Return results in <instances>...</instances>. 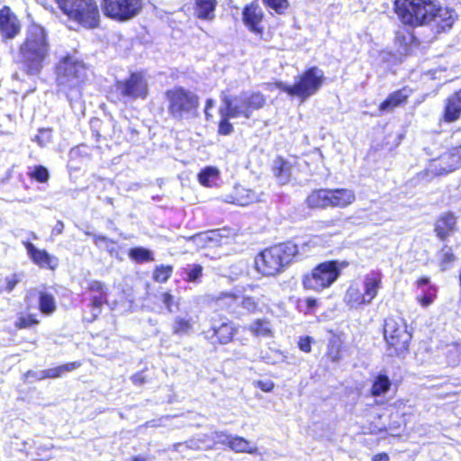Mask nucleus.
I'll return each instance as SVG.
<instances>
[{"instance_id":"f257e3e1","label":"nucleus","mask_w":461,"mask_h":461,"mask_svg":"<svg viewBox=\"0 0 461 461\" xmlns=\"http://www.w3.org/2000/svg\"><path fill=\"white\" fill-rule=\"evenodd\" d=\"M395 10L404 24L429 26L435 33L452 28L457 15L432 0H395Z\"/></svg>"},{"instance_id":"f03ea898","label":"nucleus","mask_w":461,"mask_h":461,"mask_svg":"<svg viewBox=\"0 0 461 461\" xmlns=\"http://www.w3.org/2000/svg\"><path fill=\"white\" fill-rule=\"evenodd\" d=\"M50 53V43L46 30L36 23H31L25 38L19 46L20 63L28 76L39 75Z\"/></svg>"},{"instance_id":"7ed1b4c3","label":"nucleus","mask_w":461,"mask_h":461,"mask_svg":"<svg viewBox=\"0 0 461 461\" xmlns=\"http://www.w3.org/2000/svg\"><path fill=\"white\" fill-rule=\"evenodd\" d=\"M69 23L85 30L100 27L101 12L96 0H55Z\"/></svg>"},{"instance_id":"20e7f679","label":"nucleus","mask_w":461,"mask_h":461,"mask_svg":"<svg viewBox=\"0 0 461 461\" xmlns=\"http://www.w3.org/2000/svg\"><path fill=\"white\" fill-rule=\"evenodd\" d=\"M56 82L59 87L69 96L72 93L82 95V88L87 79L85 63L70 54L62 57L55 68Z\"/></svg>"},{"instance_id":"39448f33","label":"nucleus","mask_w":461,"mask_h":461,"mask_svg":"<svg viewBox=\"0 0 461 461\" xmlns=\"http://www.w3.org/2000/svg\"><path fill=\"white\" fill-rule=\"evenodd\" d=\"M81 301L86 302L82 310V319L92 323L101 315L103 309L109 303V287L98 279H85L80 285Z\"/></svg>"},{"instance_id":"423d86ee","label":"nucleus","mask_w":461,"mask_h":461,"mask_svg":"<svg viewBox=\"0 0 461 461\" xmlns=\"http://www.w3.org/2000/svg\"><path fill=\"white\" fill-rule=\"evenodd\" d=\"M167 113L172 119L182 121L197 116L200 98L194 91L176 86L165 91Z\"/></svg>"},{"instance_id":"0eeeda50","label":"nucleus","mask_w":461,"mask_h":461,"mask_svg":"<svg viewBox=\"0 0 461 461\" xmlns=\"http://www.w3.org/2000/svg\"><path fill=\"white\" fill-rule=\"evenodd\" d=\"M221 107L235 118L249 119L255 111L266 104V98L258 91H243L238 95L222 93Z\"/></svg>"},{"instance_id":"6e6552de","label":"nucleus","mask_w":461,"mask_h":461,"mask_svg":"<svg viewBox=\"0 0 461 461\" xmlns=\"http://www.w3.org/2000/svg\"><path fill=\"white\" fill-rule=\"evenodd\" d=\"M114 89L108 93V99L113 104H118L124 100H145L149 95V85L144 74L140 71L130 73L122 80H116Z\"/></svg>"},{"instance_id":"1a4fd4ad","label":"nucleus","mask_w":461,"mask_h":461,"mask_svg":"<svg viewBox=\"0 0 461 461\" xmlns=\"http://www.w3.org/2000/svg\"><path fill=\"white\" fill-rule=\"evenodd\" d=\"M384 336L390 356H402L407 351L411 334L403 319L387 318L384 326Z\"/></svg>"},{"instance_id":"9d476101","label":"nucleus","mask_w":461,"mask_h":461,"mask_svg":"<svg viewBox=\"0 0 461 461\" xmlns=\"http://www.w3.org/2000/svg\"><path fill=\"white\" fill-rule=\"evenodd\" d=\"M254 263L256 270L262 276H276L288 263L286 250L280 245L265 249L255 258Z\"/></svg>"},{"instance_id":"9b49d317","label":"nucleus","mask_w":461,"mask_h":461,"mask_svg":"<svg viewBox=\"0 0 461 461\" xmlns=\"http://www.w3.org/2000/svg\"><path fill=\"white\" fill-rule=\"evenodd\" d=\"M101 9L105 17L126 22L140 13L142 0H101Z\"/></svg>"},{"instance_id":"f8f14e48","label":"nucleus","mask_w":461,"mask_h":461,"mask_svg":"<svg viewBox=\"0 0 461 461\" xmlns=\"http://www.w3.org/2000/svg\"><path fill=\"white\" fill-rule=\"evenodd\" d=\"M323 80V72L318 68H311L290 86V95L297 96L302 103L320 90Z\"/></svg>"},{"instance_id":"ddd939ff","label":"nucleus","mask_w":461,"mask_h":461,"mask_svg":"<svg viewBox=\"0 0 461 461\" xmlns=\"http://www.w3.org/2000/svg\"><path fill=\"white\" fill-rule=\"evenodd\" d=\"M339 268L335 261H327L313 268L311 276L303 278V286L306 289L321 291L330 287L339 277Z\"/></svg>"},{"instance_id":"4468645a","label":"nucleus","mask_w":461,"mask_h":461,"mask_svg":"<svg viewBox=\"0 0 461 461\" xmlns=\"http://www.w3.org/2000/svg\"><path fill=\"white\" fill-rule=\"evenodd\" d=\"M239 327L230 320L220 324H212L205 331L206 339L213 346H224L232 343L238 334Z\"/></svg>"},{"instance_id":"2eb2a0df","label":"nucleus","mask_w":461,"mask_h":461,"mask_svg":"<svg viewBox=\"0 0 461 461\" xmlns=\"http://www.w3.org/2000/svg\"><path fill=\"white\" fill-rule=\"evenodd\" d=\"M241 20L247 29L255 35L262 37L265 33V13L257 1L244 5Z\"/></svg>"},{"instance_id":"dca6fc26","label":"nucleus","mask_w":461,"mask_h":461,"mask_svg":"<svg viewBox=\"0 0 461 461\" xmlns=\"http://www.w3.org/2000/svg\"><path fill=\"white\" fill-rule=\"evenodd\" d=\"M206 301L216 312L230 315L237 313L240 307V295L230 291H223L218 294H208Z\"/></svg>"},{"instance_id":"f3484780","label":"nucleus","mask_w":461,"mask_h":461,"mask_svg":"<svg viewBox=\"0 0 461 461\" xmlns=\"http://www.w3.org/2000/svg\"><path fill=\"white\" fill-rule=\"evenodd\" d=\"M23 245L26 249L27 256L32 262L40 268L55 271L59 264L57 257L50 254L46 249H37L36 246L29 241H23Z\"/></svg>"},{"instance_id":"a211bd4d","label":"nucleus","mask_w":461,"mask_h":461,"mask_svg":"<svg viewBox=\"0 0 461 461\" xmlns=\"http://www.w3.org/2000/svg\"><path fill=\"white\" fill-rule=\"evenodd\" d=\"M459 167L457 158L448 150L429 162L426 174L430 176H442L451 173Z\"/></svg>"},{"instance_id":"6ab92c4d","label":"nucleus","mask_w":461,"mask_h":461,"mask_svg":"<svg viewBox=\"0 0 461 461\" xmlns=\"http://www.w3.org/2000/svg\"><path fill=\"white\" fill-rule=\"evenodd\" d=\"M21 32V23L10 6L0 9V33L4 40H12Z\"/></svg>"},{"instance_id":"aec40b11","label":"nucleus","mask_w":461,"mask_h":461,"mask_svg":"<svg viewBox=\"0 0 461 461\" xmlns=\"http://www.w3.org/2000/svg\"><path fill=\"white\" fill-rule=\"evenodd\" d=\"M116 124H113V132L108 131L109 124L100 119H95L91 122V130L97 141L111 140L116 144L122 143L125 140V136H122V131L116 130Z\"/></svg>"},{"instance_id":"412c9836","label":"nucleus","mask_w":461,"mask_h":461,"mask_svg":"<svg viewBox=\"0 0 461 461\" xmlns=\"http://www.w3.org/2000/svg\"><path fill=\"white\" fill-rule=\"evenodd\" d=\"M217 0H193L194 16L202 21H212L215 18Z\"/></svg>"},{"instance_id":"4be33fe9","label":"nucleus","mask_w":461,"mask_h":461,"mask_svg":"<svg viewBox=\"0 0 461 461\" xmlns=\"http://www.w3.org/2000/svg\"><path fill=\"white\" fill-rule=\"evenodd\" d=\"M461 115V89L450 95L446 103L443 120L447 122H453Z\"/></svg>"},{"instance_id":"5701e85b","label":"nucleus","mask_w":461,"mask_h":461,"mask_svg":"<svg viewBox=\"0 0 461 461\" xmlns=\"http://www.w3.org/2000/svg\"><path fill=\"white\" fill-rule=\"evenodd\" d=\"M456 218L452 212L439 216L435 224V231L440 240H445L456 230Z\"/></svg>"},{"instance_id":"b1692460","label":"nucleus","mask_w":461,"mask_h":461,"mask_svg":"<svg viewBox=\"0 0 461 461\" xmlns=\"http://www.w3.org/2000/svg\"><path fill=\"white\" fill-rule=\"evenodd\" d=\"M330 207L345 208L352 204L356 200L353 190L347 188L330 189Z\"/></svg>"},{"instance_id":"393cba45","label":"nucleus","mask_w":461,"mask_h":461,"mask_svg":"<svg viewBox=\"0 0 461 461\" xmlns=\"http://www.w3.org/2000/svg\"><path fill=\"white\" fill-rule=\"evenodd\" d=\"M94 151L93 146H88L86 144H78L73 147L68 152V163L74 168H77V165L88 161L92 158V154Z\"/></svg>"},{"instance_id":"a878e982","label":"nucleus","mask_w":461,"mask_h":461,"mask_svg":"<svg viewBox=\"0 0 461 461\" xmlns=\"http://www.w3.org/2000/svg\"><path fill=\"white\" fill-rule=\"evenodd\" d=\"M382 275L378 272H373L366 276L364 280V296L366 302L370 303L373 299L377 295L378 290L381 287Z\"/></svg>"},{"instance_id":"bb28decb","label":"nucleus","mask_w":461,"mask_h":461,"mask_svg":"<svg viewBox=\"0 0 461 461\" xmlns=\"http://www.w3.org/2000/svg\"><path fill=\"white\" fill-rule=\"evenodd\" d=\"M411 91L408 88H402L388 95V97L381 103L379 110L381 112H390L395 107L405 103L407 98L410 96Z\"/></svg>"},{"instance_id":"cd10ccee","label":"nucleus","mask_w":461,"mask_h":461,"mask_svg":"<svg viewBox=\"0 0 461 461\" xmlns=\"http://www.w3.org/2000/svg\"><path fill=\"white\" fill-rule=\"evenodd\" d=\"M203 270L204 268L201 264H187L181 267L179 274L185 283L199 284L202 281Z\"/></svg>"},{"instance_id":"c85d7f7f","label":"nucleus","mask_w":461,"mask_h":461,"mask_svg":"<svg viewBox=\"0 0 461 461\" xmlns=\"http://www.w3.org/2000/svg\"><path fill=\"white\" fill-rule=\"evenodd\" d=\"M330 189H317L309 194L307 203L311 208L330 207Z\"/></svg>"},{"instance_id":"c756f323","label":"nucleus","mask_w":461,"mask_h":461,"mask_svg":"<svg viewBox=\"0 0 461 461\" xmlns=\"http://www.w3.org/2000/svg\"><path fill=\"white\" fill-rule=\"evenodd\" d=\"M82 366L81 361H73L68 362L55 367L48 368L42 371L41 377L43 379L50 378H59L62 376L65 373L72 372Z\"/></svg>"},{"instance_id":"7c9ffc66","label":"nucleus","mask_w":461,"mask_h":461,"mask_svg":"<svg viewBox=\"0 0 461 461\" xmlns=\"http://www.w3.org/2000/svg\"><path fill=\"white\" fill-rule=\"evenodd\" d=\"M38 308L42 315H52L57 310V304L54 295L45 291L39 292Z\"/></svg>"},{"instance_id":"2f4dec72","label":"nucleus","mask_w":461,"mask_h":461,"mask_svg":"<svg viewBox=\"0 0 461 461\" xmlns=\"http://www.w3.org/2000/svg\"><path fill=\"white\" fill-rule=\"evenodd\" d=\"M220 177V170L216 167L207 166L197 175L199 184L204 187H212Z\"/></svg>"},{"instance_id":"473e14b6","label":"nucleus","mask_w":461,"mask_h":461,"mask_svg":"<svg viewBox=\"0 0 461 461\" xmlns=\"http://www.w3.org/2000/svg\"><path fill=\"white\" fill-rule=\"evenodd\" d=\"M227 446L237 453L253 454L257 451V448L248 439L239 436L229 437Z\"/></svg>"},{"instance_id":"72a5a7b5","label":"nucleus","mask_w":461,"mask_h":461,"mask_svg":"<svg viewBox=\"0 0 461 461\" xmlns=\"http://www.w3.org/2000/svg\"><path fill=\"white\" fill-rule=\"evenodd\" d=\"M220 120L218 122L217 126V133L218 135L227 136L233 132L234 127L232 123L230 122V119H235V117L231 116L230 113H228L221 106L219 109Z\"/></svg>"},{"instance_id":"f704fd0d","label":"nucleus","mask_w":461,"mask_h":461,"mask_svg":"<svg viewBox=\"0 0 461 461\" xmlns=\"http://www.w3.org/2000/svg\"><path fill=\"white\" fill-rule=\"evenodd\" d=\"M248 330L255 337L267 338L272 336L270 323L266 319L255 320L249 324Z\"/></svg>"},{"instance_id":"c9c22d12","label":"nucleus","mask_w":461,"mask_h":461,"mask_svg":"<svg viewBox=\"0 0 461 461\" xmlns=\"http://www.w3.org/2000/svg\"><path fill=\"white\" fill-rule=\"evenodd\" d=\"M41 320L36 313H21L15 320L14 326L17 330L37 327Z\"/></svg>"},{"instance_id":"e433bc0d","label":"nucleus","mask_w":461,"mask_h":461,"mask_svg":"<svg viewBox=\"0 0 461 461\" xmlns=\"http://www.w3.org/2000/svg\"><path fill=\"white\" fill-rule=\"evenodd\" d=\"M344 301L350 308H357L361 304H367L363 293L355 285H350L348 288Z\"/></svg>"},{"instance_id":"4c0bfd02","label":"nucleus","mask_w":461,"mask_h":461,"mask_svg":"<svg viewBox=\"0 0 461 461\" xmlns=\"http://www.w3.org/2000/svg\"><path fill=\"white\" fill-rule=\"evenodd\" d=\"M51 447H47L40 441H33L32 446L30 447L28 455L31 456L32 460L35 461H47L50 458Z\"/></svg>"},{"instance_id":"58836bf2","label":"nucleus","mask_w":461,"mask_h":461,"mask_svg":"<svg viewBox=\"0 0 461 461\" xmlns=\"http://www.w3.org/2000/svg\"><path fill=\"white\" fill-rule=\"evenodd\" d=\"M437 258L441 271L449 269L456 261L452 248L444 246L437 254Z\"/></svg>"},{"instance_id":"ea45409f","label":"nucleus","mask_w":461,"mask_h":461,"mask_svg":"<svg viewBox=\"0 0 461 461\" xmlns=\"http://www.w3.org/2000/svg\"><path fill=\"white\" fill-rule=\"evenodd\" d=\"M174 267L172 265H158L152 271V280L155 283L165 284L172 276Z\"/></svg>"},{"instance_id":"a19ab883","label":"nucleus","mask_w":461,"mask_h":461,"mask_svg":"<svg viewBox=\"0 0 461 461\" xmlns=\"http://www.w3.org/2000/svg\"><path fill=\"white\" fill-rule=\"evenodd\" d=\"M128 256L136 263H147L154 260L152 252L142 247L132 248L129 250Z\"/></svg>"},{"instance_id":"79ce46f5","label":"nucleus","mask_w":461,"mask_h":461,"mask_svg":"<svg viewBox=\"0 0 461 461\" xmlns=\"http://www.w3.org/2000/svg\"><path fill=\"white\" fill-rule=\"evenodd\" d=\"M230 202L239 206H246L252 202V197L249 191L243 187H235L232 194H230Z\"/></svg>"},{"instance_id":"37998d69","label":"nucleus","mask_w":461,"mask_h":461,"mask_svg":"<svg viewBox=\"0 0 461 461\" xmlns=\"http://www.w3.org/2000/svg\"><path fill=\"white\" fill-rule=\"evenodd\" d=\"M391 381L385 375H379L374 381L371 393L373 396H380L388 392Z\"/></svg>"},{"instance_id":"c03bdc74","label":"nucleus","mask_w":461,"mask_h":461,"mask_svg":"<svg viewBox=\"0 0 461 461\" xmlns=\"http://www.w3.org/2000/svg\"><path fill=\"white\" fill-rule=\"evenodd\" d=\"M31 180H34L41 184H45L50 179V172L48 168L42 165H36L30 168L27 172Z\"/></svg>"},{"instance_id":"a18cd8bd","label":"nucleus","mask_w":461,"mask_h":461,"mask_svg":"<svg viewBox=\"0 0 461 461\" xmlns=\"http://www.w3.org/2000/svg\"><path fill=\"white\" fill-rule=\"evenodd\" d=\"M193 329V323L191 320L176 317L172 326V332L177 336H183L189 333Z\"/></svg>"},{"instance_id":"49530a36","label":"nucleus","mask_w":461,"mask_h":461,"mask_svg":"<svg viewBox=\"0 0 461 461\" xmlns=\"http://www.w3.org/2000/svg\"><path fill=\"white\" fill-rule=\"evenodd\" d=\"M240 306L248 313H255L259 311L258 300L252 296L240 297Z\"/></svg>"},{"instance_id":"de8ad7c7","label":"nucleus","mask_w":461,"mask_h":461,"mask_svg":"<svg viewBox=\"0 0 461 461\" xmlns=\"http://www.w3.org/2000/svg\"><path fill=\"white\" fill-rule=\"evenodd\" d=\"M92 240L94 244L97 248H105L110 253H112L114 249L113 246L116 244V241L104 236V235H97L94 234L92 236Z\"/></svg>"},{"instance_id":"09e8293b","label":"nucleus","mask_w":461,"mask_h":461,"mask_svg":"<svg viewBox=\"0 0 461 461\" xmlns=\"http://www.w3.org/2000/svg\"><path fill=\"white\" fill-rule=\"evenodd\" d=\"M435 297L436 288L429 285L423 291L422 295L417 297V300L422 307H428L434 302Z\"/></svg>"},{"instance_id":"8fccbe9b","label":"nucleus","mask_w":461,"mask_h":461,"mask_svg":"<svg viewBox=\"0 0 461 461\" xmlns=\"http://www.w3.org/2000/svg\"><path fill=\"white\" fill-rule=\"evenodd\" d=\"M447 358L450 365L456 366L461 362V342L453 344L447 350Z\"/></svg>"},{"instance_id":"3c124183","label":"nucleus","mask_w":461,"mask_h":461,"mask_svg":"<svg viewBox=\"0 0 461 461\" xmlns=\"http://www.w3.org/2000/svg\"><path fill=\"white\" fill-rule=\"evenodd\" d=\"M264 5L276 14H284L288 6L287 0H262Z\"/></svg>"},{"instance_id":"603ef678","label":"nucleus","mask_w":461,"mask_h":461,"mask_svg":"<svg viewBox=\"0 0 461 461\" xmlns=\"http://www.w3.org/2000/svg\"><path fill=\"white\" fill-rule=\"evenodd\" d=\"M160 300L167 311L172 312L173 306H178V303L175 301L174 295L168 292H163L160 294Z\"/></svg>"},{"instance_id":"864d4df0","label":"nucleus","mask_w":461,"mask_h":461,"mask_svg":"<svg viewBox=\"0 0 461 461\" xmlns=\"http://www.w3.org/2000/svg\"><path fill=\"white\" fill-rule=\"evenodd\" d=\"M20 282L19 276L16 274L5 278V290L6 292H12L17 284Z\"/></svg>"},{"instance_id":"5fc2aeb1","label":"nucleus","mask_w":461,"mask_h":461,"mask_svg":"<svg viewBox=\"0 0 461 461\" xmlns=\"http://www.w3.org/2000/svg\"><path fill=\"white\" fill-rule=\"evenodd\" d=\"M255 386L259 388L263 392L268 393L273 390L274 383L270 380H258L255 382Z\"/></svg>"},{"instance_id":"6e6d98bb","label":"nucleus","mask_w":461,"mask_h":461,"mask_svg":"<svg viewBox=\"0 0 461 461\" xmlns=\"http://www.w3.org/2000/svg\"><path fill=\"white\" fill-rule=\"evenodd\" d=\"M312 340V339L310 337L301 338L298 342L299 348L305 353L310 352Z\"/></svg>"},{"instance_id":"4d7b16f0","label":"nucleus","mask_w":461,"mask_h":461,"mask_svg":"<svg viewBox=\"0 0 461 461\" xmlns=\"http://www.w3.org/2000/svg\"><path fill=\"white\" fill-rule=\"evenodd\" d=\"M131 381L135 385H141L146 383V376L143 372H137L131 376Z\"/></svg>"},{"instance_id":"13d9d810","label":"nucleus","mask_w":461,"mask_h":461,"mask_svg":"<svg viewBox=\"0 0 461 461\" xmlns=\"http://www.w3.org/2000/svg\"><path fill=\"white\" fill-rule=\"evenodd\" d=\"M64 222L62 221H57L52 228L51 234L55 236L60 235L64 231Z\"/></svg>"},{"instance_id":"bf43d9fd","label":"nucleus","mask_w":461,"mask_h":461,"mask_svg":"<svg viewBox=\"0 0 461 461\" xmlns=\"http://www.w3.org/2000/svg\"><path fill=\"white\" fill-rule=\"evenodd\" d=\"M449 150L457 158V163L461 166V142L453 146Z\"/></svg>"},{"instance_id":"052dcab7","label":"nucleus","mask_w":461,"mask_h":461,"mask_svg":"<svg viewBox=\"0 0 461 461\" xmlns=\"http://www.w3.org/2000/svg\"><path fill=\"white\" fill-rule=\"evenodd\" d=\"M388 460H389V456L385 453L377 454L373 456V461H388Z\"/></svg>"},{"instance_id":"680f3d73","label":"nucleus","mask_w":461,"mask_h":461,"mask_svg":"<svg viewBox=\"0 0 461 461\" xmlns=\"http://www.w3.org/2000/svg\"><path fill=\"white\" fill-rule=\"evenodd\" d=\"M418 284V286L419 287H423V286H429V280L428 277H421L418 280L417 282Z\"/></svg>"},{"instance_id":"e2e57ef3","label":"nucleus","mask_w":461,"mask_h":461,"mask_svg":"<svg viewBox=\"0 0 461 461\" xmlns=\"http://www.w3.org/2000/svg\"><path fill=\"white\" fill-rule=\"evenodd\" d=\"M305 303H306L307 308L309 310H311L316 306L317 302L315 299L308 298V299H306Z\"/></svg>"},{"instance_id":"0e129e2a","label":"nucleus","mask_w":461,"mask_h":461,"mask_svg":"<svg viewBox=\"0 0 461 461\" xmlns=\"http://www.w3.org/2000/svg\"><path fill=\"white\" fill-rule=\"evenodd\" d=\"M220 232H227L226 234V237L229 236V234H231V237L234 238L235 236V233L233 231H230V230H227V229H222V230H220ZM221 237H222L224 234L223 233H220L219 234Z\"/></svg>"},{"instance_id":"69168bd1","label":"nucleus","mask_w":461,"mask_h":461,"mask_svg":"<svg viewBox=\"0 0 461 461\" xmlns=\"http://www.w3.org/2000/svg\"><path fill=\"white\" fill-rule=\"evenodd\" d=\"M131 461H148L147 458L140 456H132Z\"/></svg>"},{"instance_id":"338daca9","label":"nucleus","mask_w":461,"mask_h":461,"mask_svg":"<svg viewBox=\"0 0 461 461\" xmlns=\"http://www.w3.org/2000/svg\"><path fill=\"white\" fill-rule=\"evenodd\" d=\"M212 106V100H207L205 104V114L208 115L207 110Z\"/></svg>"},{"instance_id":"774afa93","label":"nucleus","mask_w":461,"mask_h":461,"mask_svg":"<svg viewBox=\"0 0 461 461\" xmlns=\"http://www.w3.org/2000/svg\"><path fill=\"white\" fill-rule=\"evenodd\" d=\"M275 171H276V175L277 176H279L281 175L282 171H283V167L281 166V167H276Z\"/></svg>"}]
</instances>
